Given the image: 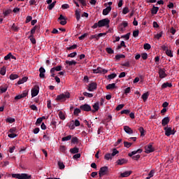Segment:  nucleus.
<instances>
[{
	"instance_id": "18",
	"label": "nucleus",
	"mask_w": 179,
	"mask_h": 179,
	"mask_svg": "<svg viewBox=\"0 0 179 179\" xmlns=\"http://www.w3.org/2000/svg\"><path fill=\"white\" fill-rule=\"evenodd\" d=\"M99 102H96V103H95L94 105H93V108L94 109V110H92V113H96V111H99V109L100 108V106H99Z\"/></svg>"
},
{
	"instance_id": "15",
	"label": "nucleus",
	"mask_w": 179,
	"mask_h": 179,
	"mask_svg": "<svg viewBox=\"0 0 179 179\" xmlns=\"http://www.w3.org/2000/svg\"><path fill=\"white\" fill-rule=\"evenodd\" d=\"M116 163L118 166H122L123 164H127V163H128V161L125 159H118Z\"/></svg>"
},
{
	"instance_id": "34",
	"label": "nucleus",
	"mask_w": 179,
	"mask_h": 179,
	"mask_svg": "<svg viewBox=\"0 0 179 179\" xmlns=\"http://www.w3.org/2000/svg\"><path fill=\"white\" fill-rule=\"evenodd\" d=\"M58 115L60 120H65V114H64V112L59 111Z\"/></svg>"
},
{
	"instance_id": "53",
	"label": "nucleus",
	"mask_w": 179,
	"mask_h": 179,
	"mask_svg": "<svg viewBox=\"0 0 179 179\" xmlns=\"http://www.w3.org/2000/svg\"><path fill=\"white\" fill-rule=\"evenodd\" d=\"M118 153H120V152L115 148L113 150V152L110 155H112V157H114V156H115V155H118Z\"/></svg>"
},
{
	"instance_id": "64",
	"label": "nucleus",
	"mask_w": 179,
	"mask_h": 179,
	"mask_svg": "<svg viewBox=\"0 0 179 179\" xmlns=\"http://www.w3.org/2000/svg\"><path fill=\"white\" fill-rule=\"evenodd\" d=\"M69 127L70 129H75V124L73 123V121L69 124Z\"/></svg>"
},
{
	"instance_id": "3",
	"label": "nucleus",
	"mask_w": 179,
	"mask_h": 179,
	"mask_svg": "<svg viewBox=\"0 0 179 179\" xmlns=\"http://www.w3.org/2000/svg\"><path fill=\"white\" fill-rule=\"evenodd\" d=\"M164 131H165L166 136H170L171 135H175L176 131L171 127H166L164 128Z\"/></svg>"
},
{
	"instance_id": "8",
	"label": "nucleus",
	"mask_w": 179,
	"mask_h": 179,
	"mask_svg": "<svg viewBox=\"0 0 179 179\" xmlns=\"http://www.w3.org/2000/svg\"><path fill=\"white\" fill-rule=\"evenodd\" d=\"M96 89H97V83H91L89 85V87H88L89 92H94V90H96Z\"/></svg>"
},
{
	"instance_id": "43",
	"label": "nucleus",
	"mask_w": 179,
	"mask_h": 179,
	"mask_svg": "<svg viewBox=\"0 0 179 179\" xmlns=\"http://www.w3.org/2000/svg\"><path fill=\"white\" fill-rule=\"evenodd\" d=\"M138 131L141 134V136H145V129H143V127H139Z\"/></svg>"
},
{
	"instance_id": "32",
	"label": "nucleus",
	"mask_w": 179,
	"mask_h": 179,
	"mask_svg": "<svg viewBox=\"0 0 179 179\" xmlns=\"http://www.w3.org/2000/svg\"><path fill=\"white\" fill-rule=\"evenodd\" d=\"M58 166L60 170H64V169H65V164L61 161L58 162Z\"/></svg>"
},
{
	"instance_id": "28",
	"label": "nucleus",
	"mask_w": 179,
	"mask_h": 179,
	"mask_svg": "<svg viewBox=\"0 0 179 179\" xmlns=\"http://www.w3.org/2000/svg\"><path fill=\"white\" fill-rule=\"evenodd\" d=\"M105 160H111L113 159V155L110 153H107L104 156Z\"/></svg>"
},
{
	"instance_id": "39",
	"label": "nucleus",
	"mask_w": 179,
	"mask_h": 179,
	"mask_svg": "<svg viewBox=\"0 0 179 179\" xmlns=\"http://www.w3.org/2000/svg\"><path fill=\"white\" fill-rule=\"evenodd\" d=\"M161 37H163V32H162V31H160L159 34H157L156 35H155V38H157V40L161 38Z\"/></svg>"
},
{
	"instance_id": "13",
	"label": "nucleus",
	"mask_w": 179,
	"mask_h": 179,
	"mask_svg": "<svg viewBox=\"0 0 179 179\" xmlns=\"http://www.w3.org/2000/svg\"><path fill=\"white\" fill-rule=\"evenodd\" d=\"M31 176L27 173H20V179H30Z\"/></svg>"
},
{
	"instance_id": "31",
	"label": "nucleus",
	"mask_w": 179,
	"mask_h": 179,
	"mask_svg": "<svg viewBox=\"0 0 179 179\" xmlns=\"http://www.w3.org/2000/svg\"><path fill=\"white\" fill-rule=\"evenodd\" d=\"M40 29V27L36 25L35 27H33V29L31 30V36H33V34H34V33H36V31Z\"/></svg>"
},
{
	"instance_id": "44",
	"label": "nucleus",
	"mask_w": 179,
	"mask_h": 179,
	"mask_svg": "<svg viewBox=\"0 0 179 179\" xmlns=\"http://www.w3.org/2000/svg\"><path fill=\"white\" fill-rule=\"evenodd\" d=\"M106 51L108 52V54H114V50H113L111 48H106Z\"/></svg>"
},
{
	"instance_id": "9",
	"label": "nucleus",
	"mask_w": 179,
	"mask_h": 179,
	"mask_svg": "<svg viewBox=\"0 0 179 179\" xmlns=\"http://www.w3.org/2000/svg\"><path fill=\"white\" fill-rule=\"evenodd\" d=\"M40 87L38 86H36L35 88H33L31 90V97H36L37 94H38Z\"/></svg>"
},
{
	"instance_id": "36",
	"label": "nucleus",
	"mask_w": 179,
	"mask_h": 179,
	"mask_svg": "<svg viewBox=\"0 0 179 179\" xmlns=\"http://www.w3.org/2000/svg\"><path fill=\"white\" fill-rule=\"evenodd\" d=\"M78 55V53L76 52H73L72 53H70L67 55L69 58H75V57Z\"/></svg>"
},
{
	"instance_id": "63",
	"label": "nucleus",
	"mask_w": 179,
	"mask_h": 179,
	"mask_svg": "<svg viewBox=\"0 0 179 179\" xmlns=\"http://www.w3.org/2000/svg\"><path fill=\"white\" fill-rule=\"evenodd\" d=\"M141 57L145 60L148 59V53L143 52L141 54Z\"/></svg>"
},
{
	"instance_id": "49",
	"label": "nucleus",
	"mask_w": 179,
	"mask_h": 179,
	"mask_svg": "<svg viewBox=\"0 0 179 179\" xmlns=\"http://www.w3.org/2000/svg\"><path fill=\"white\" fill-rule=\"evenodd\" d=\"M144 50H150L152 48V46H150V44L149 43H145L143 45Z\"/></svg>"
},
{
	"instance_id": "61",
	"label": "nucleus",
	"mask_w": 179,
	"mask_h": 179,
	"mask_svg": "<svg viewBox=\"0 0 179 179\" xmlns=\"http://www.w3.org/2000/svg\"><path fill=\"white\" fill-rule=\"evenodd\" d=\"M129 113H131V110H123L120 112L121 114H126L127 115H128Z\"/></svg>"
},
{
	"instance_id": "16",
	"label": "nucleus",
	"mask_w": 179,
	"mask_h": 179,
	"mask_svg": "<svg viewBox=\"0 0 179 179\" xmlns=\"http://www.w3.org/2000/svg\"><path fill=\"white\" fill-rule=\"evenodd\" d=\"M130 174H132V171H127L120 174V177H129Z\"/></svg>"
},
{
	"instance_id": "45",
	"label": "nucleus",
	"mask_w": 179,
	"mask_h": 179,
	"mask_svg": "<svg viewBox=\"0 0 179 179\" xmlns=\"http://www.w3.org/2000/svg\"><path fill=\"white\" fill-rule=\"evenodd\" d=\"M166 55H168V57H170L171 58H173V52H171V50H170L169 49L166 50Z\"/></svg>"
},
{
	"instance_id": "20",
	"label": "nucleus",
	"mask_w": 179,
	"mask_h": 179,
	"mask_svg": "<svg viewBox=\"0 0 179 179\" xmlns=\"http://www.w3.org/2000/svg\"><path fill=\"white\" fill-rule=\"evenodd\" d=\"M66 64L67 65H69V66H72L73 65L75 66V65H76V64H78V62H76V61H75V60H72V61L66 60Z\"/></svg>"
},
{
	"instance_id": "6",
	"label": "nucleus",
	"mask_w": 179,
	"mask_h": 179,
	"mask_svg": "<svg viewBox=\"0 0 179 179\" xmlns=\"http://www.w3.org/2000/svg\"><path fill=\"white\" fill-rule=\"evenodd\" d=\"M80 110H82L83 111H92V106H90V105L89 104H84V105H81L80 106Z\"/></svg>"
},
{
	"instance_id": "5",
	"label": "nucleus",
	"mask_w": 179,
	"mask_h": 179,
	"mask_svg": "<svg viewBox=\"0 0 179 179\" xmlns=\"http://www.w3.org/2000/svg\"><path fill=\"white\" fill-rule=\"evenodd\" d=\"M145 150L147 154L152 153L155 150L153 148V143H150L148 145L145 146Z\"/></svg>"
},
{
	"instance_id": "2",
	"label": "nucleus",
	"mask_w": 179,
	"mask_h": 179,
	"mask_svg": "<svg viewBox=\"0 0 179 179\" xmlns=\"http://www.w3.org/2000/svg\"><path fill=\"white\" fill-rule=\"evenodd\" d=\"M99 27H110V20L108 18H104L99 21Z\"/></svg>"
},
{
	"instance_id": "54",
	"label": "nucleus",
	"mask_w": 179,
	"mask_h": 179,
	"mask_svg": "<svg viewBox=\"0 0 179 179\" xmlns=\"http://www.w3.org/2000/svg\"><path fill=\"white\" fill-rule=\"evenodd\" d=\"M10 13H12V10L10 9L6 10L5 12H3L4 16H8V15H10Z\"/></svg>"
},
{
	"instance_id": "60",
	"label": "nucleus",
	"mask_w": 179,
	"mask_h": 179,
	"mask_svg": "<svg viewBox=\"0 0 179 179\" xmlns=\"http://www.w3.org/2000/svg\"><path fill=\"white\" fill-rule=\"evenodd\" d=\"M139 36V30H135L133 31V36L138 37Z\"/></svg>"
},
{
	"instance_id": "35",
	"label": "nucleus",
	"mask_w": 179,
	"mask_h": 179,
	"mask_svg": "<svg viewBox=\"0 0 179 179\" xmlns=\"http://www.w3.org/2000/svg\"><path fill=\"white\" fill-rule=\"evenodd\" d=\"M0 73L3 76L6 74V67L3 66L0 70Z\"/></svg>"
},
{
	"instance_id": "52",
	"label": "nucleus",
	"mask_w": 179,
	"mask_h": 179,
	"mask_svg": "<svg viewBox=\"0 0 179 179\" xmlns=\"http://www.w3.org/2000/svg\"><path fill=\"white\" fill-rule=\"evenodd\" d=\"M11 29L13 31H19V27H16L15 24H13Z\"/></svg>"
},
{
	"instance_id": "42",
	"label": "nucleus",
	"mask_w": 179,
	"mask_h": 179,
	"mask_svg": "<svg viewBox=\"0 0 179 179\" xmlns=\"http://www.w3.org/2000/svg\"><path fill=\"white\" fill-rule=\"evenodd\" d=\"M118 30L120 31V33H124V31H125V27H124L122 24H120L118 27Z\"/></svg>"
},
{
	"instance_id": "33",
	"label": "nucleus",
	"mask_w": 179,
	"mask_h": 179,
	"mask_svg": "<svg viewBox=\"0 0 179 179\" xmlns=\"http://www.w3.org/2000/svg\"><path fill=\"white\" fill-rule=\"evenodd\" d=\"M28 94H29V90H26L23 91V92L21 94V96L22 99H24V97H27Z\"/></svg>"
},
{
	"instance_id": "38",
	"label": "nucleus",
	"mask_w": 179,
	"mask_h": 179,
	"mask_svg": "<svg viewBox=\"0 0 179 179\" xmlns=\"http://www.w3.org/2000/svg\"><path fill=\"white\" fill-rule=\"evenodd\" d=\"M6 122H9V124H13L15 122V118L8 117L6 120Z\"/></svg>"
},
{
	"instance_id": "23",
	"label": "nucleus",
	"mask_w": 179,
	"mask_h": 179,
	"mask_svg": "<svg viewBox=\"0 0 179 179\" xmlns=\"http://www.w3.org/2000/svg\"><path fill=\"white\" fill-rule=\"evenodd\" d=\"M107 90H113V89H115V83L108 84L106 86Z\"/></svg>"
},
{
	"instance_id": "55",
	"label": "nucleus",
	"mask_w": 179,
	"mask_h": 179,
	"mask_svg": "<svg viewBox=\"0 0 179 179\" xmlns=\"http://www.w3.org/2000/svg\"><path fill=\"white\" fill-rule=\"evenodd\" d=\"M124 145L125 148H131L132 146V143L129 142L124 141Z\"/></svg>"
},
{
	"instance_id": "4",
	"label": "nucleus",
	"mask_w": 179,
	"mask_h": 179,
	"mask_svg": "<svg viewBox=\"0 0 179 179\" xmlns=\"http://www.w3.org/2000/svg\"><path fill=\"white\" fill-rule=\"evenodd\" d=\"M108 174V166L101 167L99 171V177H103V176H107Z\"/></svg>"
},
{
	"instance_id": "29",
	"label": "nucleus",
	"mask_w": 179,
	"mask_h": 179,
	"mask_svg": "<svg viewBox=\"0 0 179 179\" xmlns=\"http://www.w3.org/2000/svg\"><path fill=\"white\" fill-rule=\"evenodd\" d=\"M71 139H72V136L69 135L67 136L63 137L62 138V142H65L66 141H71Z\"/></svg>"
},
{
	"instance_id": "51",
	"label": "nucleus",
	"mask_w": 179,
	"mask_h": 179,
	"mask_svg": "<svg viewBox=\"0 0 179 179\" xmlns=\"http://www.w3.org/2000/svg\"><path fill=\"white\" fill-rule=\"evenodd\" d=\"M129 36H131V33L129 32L125 35L122 36V38H125L126 40H129Z\"/></svg>"
},
{
	"instance_id": "57",
	"label": "nucleus",
	"mask_w": 179,
	"mask_h": 179,
	"mask_svg": "<svg viewBox=\"0 0 179 179\" xmlns=\"http://www.w3.org/2000/svg\"><path fill=\"white\" fill-rule=\"evenodd\" d=\"M83 96H85L86 97L92 98L93 97V94H90L89 92H83Z\"/></svg>"
},
{
	"instance_id": "22",
	"label": "nucleus",
	"mask_w": 179,
	"mask_h": 179,
	"mask_svg": "<svg viewBox=\"0 0 179 179\" xmlns=\"http://www.w3.org/2000/svg\"><path fill=\"white\" fill-rule=\"evenodd\" d=\"M157 12H159V7L153 6L152 8L151 9L152 15H156L157 14Z\"/></svg>"
},
{
	"instance_id": "58",
	"label": "nucleus",
	"mask_w": 179,
	"mask_h": 179,
	"mask_svg": "<svg viewBox=\"0 0 179 179\" xmlns=\"http://www.w3.org/2000/svg\"><path fill=\"white\" fill-rule=\"evenodd\" d=\"M108 79H114L115 78H117L116 73H112L110 75L108 76Z\"/></svg>"
},
{
	"instance_id": "25",
	"label": "nucleus",
	"mask_w": 179,
	"mask_h": 179,
	"mask_svg": "<svg viewBox=\"0 0 179 179\" xmlns=\"http://www.w3.org/2000/svg\"><path fill=\"white\" fill-rule=\"evenodd\" d=\"M93 73H103V69L98 67L96 69L93 70Z\"/></svg>"
},
{
	"instance_id": "21",
	"label": "nucleus",
	"mask_w": 179,
	"mask_h": 179,
	"mask_svg": "<svg viewBox=\"0 0 179 179\" xmlns=\"http://www.w3.org/2000/svg\"><path fill=\"white\" fill-rule=\"evenodd\" d=\"M166 87H173V84L170 83H164L162 85V89H166Z\"/></svg>"
},
{
	"instance_id": "17",
	"label": "nucleus",
	"mask_w": 179,
	"mask_h": 179,
	"mask_svg": "<svg viewBox=\"0 0 179 179\" xmlns=\"http://www.w3.org/2000/svg\"><path fill=\"white\" fill-rule=\"evenodd\" d=\"M142 152V149H138L137 150L132 151L131 153L128 154L129 157H132L134 155H136V153H141Z\"/></svg>"
},
{
	"instance_id": "48",
	"label": "nucleus",
	"mask_w": 179,
	"mask_h": 179,
	"mask_svg": "<svg viewBox=\"0 0 179 179\" xmlns=\"http://www.w3.org/2000/svg\"><path fill=\"white\" fill-rule=\"evenodd\" d=\"M121 58H125V56L124 55H117L115 56V59H117V61H120Z\"/></svg>"
},
{
	"instance_id": "24",
	"label": "nucleus",
	"mask_w": 179,
	"mask_h": 179,
	"mask_svg": "<svg viewBox=\"0 0 179 179\" xmlns=\"http://www.w3.org/2000/svg\"><path fill=\"white\" fill-rule=\"evenodd\" d=\"M70 152L73 155H76V153H79V148L75 147L73 148L70 149Z\"/></svg>"
},
{
	"instance_id": "12",
	"label": "nucleus",
	"mask_w": 179,
	"mask_h": 179,
	"mask_svg": "<svg viewBox=\"0 0 179 179\" xmlns=\"http://www.w3.org/2000/svg\"><path fill=\"white\" fill-rule=\"evenodd\" d=\"M110 12H111V6H108L103 10L102 14L103 16H107Z\"/></svg>"
},
{
	"instance_id": "14",
	"label": "nucleus",
	"mask_w": 179,
	"mask_h": 179,
	"mask_svg": "<svg viewBox=\"0 0 179 179\" xmlns=\"http://www.w3.org/2000/svg\"><path fill=\"white\" fill-rule=\"evenodd\" d=\"M169 122H170V118L169 117H164L162 121V127H166Z\"/></svg>"
},
{
	"instance_id": "40",
	"label": "nucleus",
	"mask_w": 179,
	"mask_h": 179,
	"mask_svg": "<svg viewBox=\"0 0 179 179\" xmlns=\"http://www.w3.org/2000/svg\"><path fill=\"white\" fill-rule=\"evenodd\" d=\"M79 143V138H78L77 137H73L71 138V143Z\"/></svg>"
},
{
	"instance_id": "19",
	"label": "nucleus",
	"mask_w": 179,
	"mask_h": 179,
	"mask_svg": "<svg viewBox=\"0 0 179 179\" xmlns=\"http://www.w3.org/2000/svg\"><path fill=\"white\" fill-rule=\"evenodd\" d=\"M27 79H29V78L23 77L22 79H20L17 81V85H23V83H24L25 82H27Z\"/></svg>"
},
{
	"instance_id": "26",
	"label": "nucleus",
	"mask_w": 179,
	"mask_h": 179,
	"mask_svg": "<svg viewBox=\"0 0 179 179\" xmlns=\"http://www.w3.org/2000/svg\"><path fill=\"white\" fill-rule=\"evenodd\" d=\"M55 3H57V1H55L52 3L49 4L48 9H49V10H52L55 6Z\"/></svg>"
},
{
	"instance_id": "27",
	"label": "nucleus",
	"mask_w": 179,
	"mask_h": 179,
	"mask_svg": "<svg viewBox=\"0 0 179 179\" xmlns=\"http://www.w3.org/2000/svg\"><path fill=\"white\" fill-rule=\"evenodd\" d=\"M148 97H149V93L145 92L142 95L141 99H143V101H146V100H148Z\"/></svg>"
},
{
	"instance_id": "41",
	"label": "nucleus",
	"mask_w": 179,
	"mask_h": 179,
	"mask_svg": "<svg viewBox=\"0 0 179 179\" xmlns=\"http://www.w3.org/2000/svg\"><path fill=\"white\" fill-rule=\"evenodd\" d=\"M17 78H19V76H17V74H11L10 76V80H15V79H17Z\"/></svg>"
},
{
	"instance_id": "30",
	"label": "nucleus",
	"mask_w": 179,
	"mask_h": 179,
	"mask_svg": "<svg viewBox=\"0 0 179 179\" xmlns=\"http://www.w3.org/2000/svg\"><path fill=\"white\" fill-rule=\"evenodd\" d=\"M75 15L77 20H80V11L79 10H76Z\"/></svg>"
},
{
	"instance_id": "56",
	"label": "nucleus",
	"mask_w": 179,
	"mask_h": 179,
	"mask_svg": "<svg viewBox=\"0 0 179 179\" xmlns=\"http://www.w3.org/2000/svg\"><path fill=\"white\" fill-rule=\"evenodd\" d=\"M93 38H95L96 41H99V36H98V34L92 35L90 37V40H93Z\"/></svg>"
},
{
	"instance_id": "10",
	"label": "nucleus",
	"mask_w": 179,
	"mask_h": 179,
	"mask_svg": "<svg viewBox=\"0 0 179 179\" xmlns=\"http://www.w3.org/2000/svg\"><path fill=\"white\" fill-rule=\"evenodd\" d=\"M39 72H40V74H39V77L41 78V79H43V78H45V69H44V67H41L39 69Z\"/></svg>"
},
{
	"instance_id": "50",
	"label": "nucleus",
	"mask_w": 179,
	"mask_h": 179,
	"mask_svg": "<svg viewBox=\"0 0 179 179\" xmlns=\"http://www.w3.org/2000/svg\"><path fill=\"white\" fill-rule=\"evenodd\" d=\"M124 104H120L116 107V111H120V110H122L124 107Z\"/></svg>"
},
{
	"instance_id": "46",
	"label": "nucleus",
	"mask_w": 179,
	"mask_h": 179,
	"mask_svg": "<svg viewBox=\"0 0 179 179\" xmlns=\"http://www.w3.org/2000/svg\"><path fill=\"white\" fill-rule=\"evenodd\" d=\"M76 48H78V45L74 44V45H71L70 47H68L66 49L69 51L71 50H75Z\"/></svg>"
},
{
	"instance_id": "11",
	"label": "nucleus",
	"mask_w": 179,
	"mask_h": 179,
	"mask_svg": "<svg viewBox=\"0 0 179 179\" xmlns=\"http://www.w3.org/2000/svg\"><path fill=\"white\" fill-rule=\"evenodd\" d=\"M124 131L126 132V134H129V135H131V134H134V130L131 129L129 126H124Z\"/></svg>"
},
{
	"instance_id": "47",
	"label": "nucleus",
	"mask_w": 179,
	"mask_h": 179,
	"mask_svg": "<svg viewBox=\"0 0 179 179\" xmlns=\"http://www.w3.org/2000/svg\"><path fill=\"white\" fill-rule=\"evenodd\" d=\"M80 113H81L80 109H79V108H76V109L74 110L73 114H74V115L78 116V115H79V114H80Z\"/></svg>"
},
{
	"instance_id": "62",
	"label": "nucleus",
	"mask_w": 179,
	"mask_h": 179,
	"mask_svg": "<svg viewBox=\"0 0 179 179\" xmlns=\"http://www.w3.org/2000/svg\"><path fill=\"white\" fill-rule=\"evenodd\" d=\"M41 122H43V120L41 118L38 117L37 120H36V125L38 126L40 125V124H41Z\"/></svg>"
},
{
	"instance_id": "1",
	"label": "nucleus",
	"mask_w": 179,
	"mask_h": 179,
	"mask_svg": "<svg viewBox=\"0 0 179 179\" xmlns=\"http://www.w3.org/2000/svg\"><path fill=\"white\" fill-rule=\"evenodd\" d=\"M71 97V94L68 92L62 93L59 95H57L56 98L57 101H65L66 99H69Z\"/></svg>"
},
{
	"instance_id": "7",
	"label": "nucleus",
	"mask_w": 179,
	"mask_h": 179,
	"mask_svg": "<svg viewBox=\"0 0 179 179\" xmlns=\"http://www.w3.org/2000/svg\"><path fill=\"white\" fill-rule=\"evenodd\" d=\"M158 73L159 75V78L161 79H164L166 76H167V74L166 73V69H159Z\"/></svg>"
},
{
	"instance_id": "37",
	"label": "nucleus",
	"mask_w": 179,
	"mask_h": 179,
	"mask_svg": "<svg viewBox=\"0 0 179 179\" xmlns=\"http://www.w3.org/2000/svg\"><path fill=\"white\" fill-rule=\"evenodd\" d=\"M29 38L30 39V41L32 44H36V38H34L33 35H31L29 36Z\"/></svg>"
},
{
	"instance_id": "59",
	"label": "nucleus",
	"mask_w": 179,
	"mask_h": 179,
	"mask_svg": "<svg viewBox=\"0 0 179 179\" xmlns=\"http://www.w3.org/2000/svg\"><path fill=\"white\" fill-rule=\"evenodd\" d=\"M11 176H12L13 178L20 179V173H13Z\"/></svg>"
}]
</instances>
